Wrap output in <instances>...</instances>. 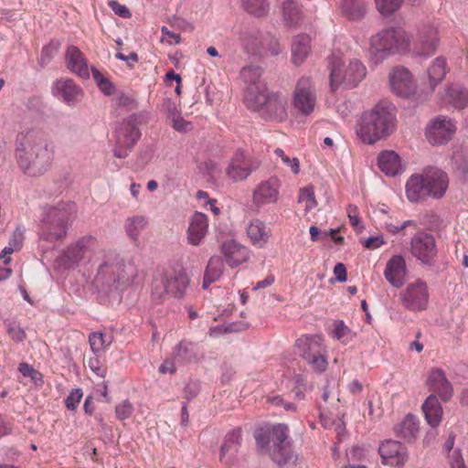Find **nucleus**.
<instances>
[{
    "instance_id": "12",
    "label": "nucleus",
    "mask_w": 468,
    "mask_h": 468,
    "mask_svg": "<svg viewBox=\"0 0 468 468\" xmlns=\"http://www.w3.org/2000/svg\"><path fill=\"white\" fill-rule=\"evenodd\" d=\"M282 180L277 176L261 181L253 189L251 202L260 210L262 207L277 204L281 198Z\"/></svg>"
},
{
    "instance_id": "16",
    "label": "nucleus",
    "mask_w": 468,
    "mask_h": 468,
    "mask_svg": "<svg viewBox=\"0 0 468 468\" xmlns=\"http://www.w3.org/2000/svg\"><path fill=\"white\" fill-rule=\"evenodd\" d=\"M292 105L303 115L311 114L316 105V92L313 81L308 77H302L293 91Z\"/></svg>"
},
{
    "instance_id": "20",
    "label": "nucleus",
    "mask_w": 468,
    "mask_h": 468,
    "mask_svg": "<svg viewBox=\"0 0 468 468\" xmlns=\"http://www.w3.org/2000/svg\"><path fill=\"white\" fill-rule=\"evenodd\" d=\"M208 232V218L206 214L196 211L189 218L186 229L187 243L197 247L200 246Z\"/></svg>"
},
{
    "instance_id": "48",
    "label": "nucleus",
    "mask_w": 468,
    "mask_h": 468,
    "mask_svg": "<svg viewBox=\"0 0 468 468\" xmlns=\"http://www.w3.org/2000/svg\"><path fill=\"white\" fill-rule=\"evenodd\" d=\"M378 11L383 16H389L399 10L403 0H375Z\"/></svg>"
},
{
    "instance_id": "26",
    "label": "nucleus",
    "mask_w": 468,
    "mask_h": 468,
    "mask_svg": "<svg viewBox=\"0 0 468 468\" xmlns=\"http://www.w3.org/2000/svg\"><path fill=\"white\" fill-rule=\"evenodd\" d=\"M95 261L97 273L94 279L98 284L111 285L121 281L120 275L116 274V271L122 267L120 263H115L112 260L98 261L97 258Z\"/></svg>"
},
{
    "instance_id": "61",
    "label": "nucleus",
    "mask_w": 468,
    "mask_h": 468,
    "mask_svg": "<svg viewBox=\"0 0 468 468\" xmlns=\"http://www.w3.org/2000/svg\"><path fill=\"white\" fill-rule=\"evenodd\" d=\"M113 13L122 18H129L132 16L130 10L123 5L120 4L115 0H111L108 3Z\"/></svg>"
},
{
    "instance_id": "24",
    "label": "nucleus",
    "mask_w": 468,
    "mask_h": 468,
    "mask_svg": "<svg viewBox=\"0 0 468 468\" xmlns=\"http://www.w3.org/2000/svg\"><path fill=\"white\" fill-rule=\"evenodd\" d=\"M295 346L299 355L305 361L322 352H325L324 339L321 335H303L297 339Z\"/></svg>"
},
{
    "instance_id": "63",
    "label": "nucleus",
    "mask_w": 468,
    "mask_h": 468,
    "mask_svg": "<svg viewBox=\"0 0 468 468\" xmlns=\"http://www.w3.org/2000/svg\"><path fill=\"white\" fill-rule=\"evenodd\" d=\"M363 244L367 249L376 250L385 244V240L382 236H372L365 239Z\"/></svg>"
},
{
    "instance_id": "38",
    "label": "nucleus",
    "mask_w": 468,
    "mask_h": 468,
    "mask_svg": "<svg viewBox=\"0 0 468 468\" xmlns=\"http://www.w3.org/2000/svg\"><path fill=\"white\" fill-rule=\"evenodd\" d=\"M271 456L279 468H294L298 461V456L293 452L291 445L284 448L272 449Z\"/></svg>"
},
{
    "instance_id": "2",
    "label": "nucleus",
    "mask_w": 468,
    "mask_h": 468,
    "mask_svg": "<svg viewBox=\"0 0 468 468\" xmlns=\"http://www.w3.org/2000/svg\"><path fill=\"white\" fill-rule=\"evenodd\" d=\"M395 126V105L389 101H380L362 114L356 133L364 143L372 144L391 134Z\"/></svg>"
},
{
    "instance_id": "17",
    "label": "nucleus",
    "mask_w": 468,
    "mask_h": 468,
    "mask_svg": "<svg viewBox=\"0 0 468 468\" xmlns=\"http://www.w3.org/2000/svg\"><path fill=\"white\" fill-rule=\"evenodd\" d=\"M410 250L412 255L423 264H432L437 254L433 236L425 232L415 234L410 241Z\"/></svg>"
},
{
    "instance_id": "15",
    "label": "nucleus",
    "mask_w": 468,
    "mask_h": 468,
    "mask_svg": "<svg viewBox=\"0 0 468 468\" xmlns=\"http://www.w3.org/2000/svg\"><path fill=\"white\" fill-rule=\"evenodd\" d=\"M289 429L285 424H276L271 427L261 428L255 432L257 446L261 450H268L272 443L273 449L284 448L291 445Z\"/></svg>"
},
{
    "instance_id": "3",
    "label": "nucleus",
    "mask_w": 468,
    "mask_h": 468,
    "mask_svg": "<svg viewBox=\"0 0 468 468\" xmlns=\"http://www.w3.org/2000/svg\"><path fill=\"white\" fill-rule=\"evenodd\" d=\"M411 33L402 27L391 26L381 29L369 39L370 61L378 65L391 56L409 55Z\"/></svg>"
},
{
    "instance_id": "22",
    "label": "nucleus",
    "mask_w": 468,
    "mask_h": 468,
    "mask_svg": "<svg viewBox=\"0 0 468 468\" xmlns=\"http://www.w3.org/2000/svg\"><path fill=\"white\" fill-rule=\"evenodd\" d=\"M383 274L391 286L401 287L407 276L405 259L401 255L391 257L386 264Z\"/></svg>"
},
{
    "instance_id": "31",
    "label": "nucleus",
    "mask_w": 468,
    "mask_h": 468,
    "mask_svg": "<svg viewBox=\"0 0 468 468\" xmlns=\"http://www.w3.org/2000/svg\"><path fill=\"white\" fill-rule=\"evenodd\" d=\"M422 411L427 423L431 427L436 428L440 425L442 420L443 410L435 394H431L427 397L422 404Z\"/></svg>"
},
{
    "instance_id": "52",
    "label": "nucleus",
    "mask_w": 468,
    "mask_h": 468,
    "mask_svg": "<svg viewBox=\"0 0 468 468\" xmlns=\"http://www.w3.org/2000/svg\"><path fill=\"white\" fill-rule=\"evenodd\" d=\"M325 352H322L315 356H313L306 360V363L311 367V368L316 372H324L326 370L328 366L327 357Z\"/></svg>"
},
{
    "instance_id": "37",
    "label": "nucleus",
    "mask_w": 468,
    "mask_h": 468,
    "mask_svg": "<svg viewBox=\"0 0 468 468\" xmlns=\"http://www.w3.org/2000/svg\"><path fill=\"white\" fill-rule=\"evenodd\" d=\"M449 69L446 59L443 57L434 58L428 68V78L431 90L444 79Z\"/></svg>"
},
{
    "instance_id": "40",
    "label": "nucleus",
    "mask_w": 468,
    "mask_h": 468,
    "mask_svg": "<svg viewBox=\"0 0 468 468\" xmlns=\"http://www.w3.org/2000/svg\"><path fill=\"white\" fill-rule=\"evenodd\" d=\"M223 268L224 264L220 257H211L205 271L202 287L207 289L211 283L218 281L223 272Z\"/></svg>"
},
{
    "instance_id": "32",
    "label": "nucleus",
    "mask_w": 468,
    "mask_h": 468,
    "mask_svg": "<svg viewBox=\"0 0 468 468\" xmlns=\"http://www.w3.org/2000/svg\"><path fill=\"white\" fill-rule=\"evenodd\" d=\"M240 440L241 431L239 429L233 430L227 434L220 449L221 462L229 463L234 460L240 444Z\"/></svg>"
},
{
    "instance_id": "8",
    "label": "nucleus",
    "mask_w": 468,
    "mask_h": 468,
    "mask_svg": "<svg viewBox=\"0 0 468 468\" xmlns=\"http://www.w3.org/2000/svg\"><path fill=\"white\" fill-rule=\"evenodd\" d=\"M138 116L130 115L123 119L115 129L116 145L113 151L114 156L125 158L132 148L137 144L141 137L138 127Z\"/></svg>"
},
{
    "instance_id": "13",
    "label": "nucleus",
    "mask_w": 468,
    "mask_h": 468,
    "mask_svg": "<svg viewBox=\"0 0 468 468\" xmlns=\"http://www.w3.org/2000/svg\"><path fill=\"white\" fill-rule=\"evenodd\" d=\"M260 166L257 160L247 158L245 153L238 150L225 168V177L232 183L245 181Z\"/></svg>"
},
{
    "instance_id": "64",
    "label": "nucleus",
    "mask_w": 468,
    "mask_h": 468,
    "mask_svg": "<svg viewBox=\"0 0 468 468\" xmlns=\"http://www.w3.org/2000/svg\"><path fill=\"white\" fill-rule=\"evenodd\" d=\"M268 402L274 406L282 407L285 410H294L295 406L292 403L285 402L280 396L268 397Z\"/></svg>"
},
{
    "instance_id": "62",
    "label": "nucleus",
    "mask_w": 468,
    "mask_h": 468,
    "mask_svg": "<svg viewBox=\"0 0 468 468\" xmlns=\"http://www.w3.org/2000/svg\"><path fill=\"white\" fill-rule=\"evenodd\" d=\"M7 331L15 341L20 342L26 337L25 331L16 323H10L7 326Z\"/></svg>"
},
{
    "instance_id": "58",
    "label": "nucleus",
    "mask_w": 468,
    "mask_h": 468,
    "mask_svg": "<svg viewBox=\"0 0 468 468\" xmlns=\"http://www.w3.org/2000/svg\"><path fill=\"white\" fill-rule=\"evenodd\" d=\"M101 356L96 355H94L92 357H90L88 359V367L98 377L104 378L106 375V369L101 365Z\"/></svg>"
},
{
    "instance_id": "21",
    "label": "nucleus",
    "mask_w": 468,
    "mask_h": 468,
    "mask_svg": "<svg viewBox=\"0 0 468 468\" xmlns=\"http://www.w3.org/2000/svg\"><path fill=\"white\" fill-rule=\"evenodd\" d=\"M245 229L250 243L260 249L264 248L271 237V228L265 221L257 218L250 219Z\"/></svg>"
},
{
    "instance_id": "36",
    "label": "nucleus",
    "mask_w": 468,
    "mask_h": 468,
    "mask_svg": "<svg viewBox=\"0 0 468 468\" xmlns=\"http://www.w3.org/2000/svg\"><path fill=\"white\" fill-rule=\"evenodd\" d=\"M168 293L174 297H181L188 285V277L184 271L163 276Z\"/></svg>"
},
{
    "instance_id": "59",
    "label": "nucleus",
    "mask_w": 468,
    "mask_h": 468,
    "mask_svg": "<svg viewBox=\"0 0 468 468\" xmlns=\"http://www.w3.org/2000/svg\"><path fill=\"white\" fill-rule=\"evenodd\" d=\"M161 33H162V37H161L162 42H165L168 45H176L181 42L180 35L170 31L165 26L161 27Z\"/></svg>"
},
{
    "instance_id": "19",
    "label": "nucleus",
    "mask_w": 468,
    "mask_h": 468,
    "mask_svg": "<svg viewBox=\"0 0 468 468\" xmlns=\"http://www.w3.org/2000/svg\"><path fill=\"white\" fill-rule=\"evenodd\" d=\"M426 386L431 394L443 401H448L453 395V387L441 368H431L427 376Z\"/></svg>"
},
{
    "instance_id": "53",
    "label": "nucleus",
    "mask_w": 468,
    "mask_h": 468,
    "mask_svg": "<svg viewBox=\"0 0 468 468\" xmlns=\"http://www.w3.org/2000/svg\"><path fill=\"white\" fill-rule=\"evenodd\" d=\"M174 112H171L170 120L172 122L174 129L178 132L186 133L192 128V124L186 122L174 107Z\"/></svg>"
},
{
    "instance_id": "54",
    "label": "nucleus",
    "mask_w": 468,
    "mask_h": 468,
    "mask_svg": "<svg viewBox=\"0 0 468 468\" xmlns=\"http://www.w3.org/2000/svg\"><path fill=\"white\" fill-rule=\"evenodd\" d=\"M20 237V235H18ZM21 239L18 238L16 234L14 235V238L10 240L8 246L5 247L0 253V260H3L4 264H8L11 261L9 257L15 250L20 248Z\"/></svg>"
},
{
    "instance_id": "49",
    "label": "nucleus",
    "mask_w": 468,
    "mask_h": 468,
    "mask_svg": "<svg viewBox=\"0 0 468 468\" xmlns=\"http://www.w3.org/2000/svg\"><path fill=\"white\" fill-rule=\"evenodd\" d=\"M92 76L99 90L106 96H111L115 92V86L106 77H104L98 69L92 68Z\"/></svg>"
},
{
    "instance_id": "9",
    "label": "nucleus",
    "mask_w": 468,
    "mask_h": 468,
    "mask_svg": "<svg viewBox=\"0 0 468 468\" xmlns=\"http://www.w3.org/2000/svg\"><path fill=\"white\" fill-rule=\"evenodd\" d=\"M399 296L405 309L410 312H421L428 308L430 289L425 281L415 279L405 285Z\"/></svg>"
},
{
    "instance_id": "44",
    "label": "nucleus",
    "mask_w": 468,
    "mask_h": 468,
    "mask_svg": "<svg viewBox=\"0 0 468 468\" xmlns=\"http://www.w3.org/2000/svg\"><path fill=\"white\" fill-rule=\"evenodd\" d=\"M282 17L288 27L295 26L301 19L299 5L292 0H283Z\"/></svg>"
},
{
    "instance_id": "27",
    "label": "nucleus",
    "mask_w": 468,
    "mask_h": 468,
    "mask_svg": "<svg viewBox=\"0 0 468 468\" xmlns=\"http://www.w3.org/2000/svg\"><path fill=\"white\" fill-rule=\"evenodd\" d=\"M269 95L266 83L244 88V103L249 110L261 112Z\"/></svg>"
},
{
    "instance_id": "35",
    "label": "nucleus",
    "mask_w": 468,
    "mask_h": 468,
    "mask_svg": "<svg viewBox=\"0 0 468 468\" xmlns=\"http://www.w3.org/2000/svg\"><path fill=\"white\" fill-rule=\"evenodd\" d=\"M396 435L406 441H412L419 432L418 419L411 414H408L399 424L395 426Z\"/></svg>"
},
{
    "instance_id": "28",
    "label": "nucleus",
    "mask_w": 468,
    "mask_h": 468,
    "mask_svg": "<svg viewBox=\"0 0 468 468\" xmlns=\"http://www.w3.org/2000/svg\"><path fill=\"white\" fill-rule=\"evenodd\" d=\"M68 69L82 79L90 77V69L83 53L75 46H69L66 51Z\"/></svg>"
},
{
    "instance_id": "60",
    "label": "nucleus",
    "mask_w": 468,
    "mask_h": 468,
    "mask_svg": "<svg viewBox=\"0 0 468 468\" xmlns=\"http://www.w3.org/2000/svg\"><path fill=\"white\" fill-rule=\"evenodd\" d=\"M346 214L349 218L350 224L356 229H363L358 215V208L355 205H348L346 208Z\"/></svg>"
},
{
    "instance_id": "33",
    "label": "nucleus",
    "mask_w": 468,
    "mask_h": 468,
    "mask_svg": "<svg viewBox=\"0 0 468 468\" xmlns=\"http://www.w3.org/2000/svg\"><path fill=\"white\" fill-rule=\"evenodd\" d=\"M379 169L388 176H395L401 171L399 155L394 151H384L378 158Z\"/></svg>"
},
{
    "instance_id": "55",
    "label": "nucleus",
    "mask_w": 468,
    "mask_h": 468,
    "mask_svg": "<svg viewBox=\"0 0 468 468\" xmlns=\"http://www.w3.org/2000/svg\"><path fill=\"white\" fill-rule=\"evenodd\" d=\"M446 463L449 468H467L461 449H456L447 454Z\"/></svg>"
},
{
    "instance_id": "39",
    "label": "nucleus",
    "mask_w": 468,
    "mask_h": 468,
    "mask_svg": "<svg viewBox=\"0 0 468 468\" xmlns=\"http://www.w3.org/2000/svg\"><path fill=\"white\" fill-rule=\"evenodd\" d=\"M197 346L187 341H181L173 350V358L178 363H188L197 358Z\"/></svg>"
},
{
    "instance_id": "57",
    "label": "nucleus",
    "mask_w": 468,
    "mask_h": 468,
    "mask_svg": "<svg viewBox=\"0 0 468 468\" xmlns=\"http://www.w3.org/2000/svg\"><path fill=\"white\" fill-rule=\"evenodd\" d=\"M83 392L81 388H74L70 391L65 399L66 408L69 410H75L78 408L80 399H82Z\"/></svg>"
},
{
    "instance_id": "6",
    "label": "nucleus",
    "mask_w": 468,
    "mask_h": 468,
    "mask_svg": "<svg viewBox=\"0 0 468 468\" xmlns=\"http://www.w3.org/2000/svg\"><path fill=\"white\" fill-rule=\"evenodd\" d=\"M99 242L93 236L87 235L72 242L59 257V264L64 268H75L96 263Z\"/></svg>"
},
{
    "instance_id": "29",
    "label": "nucleus",
    "mask_w": 468,
    "mask_h": 468,
    "mask_svg": "<svg viewBox=\"0 0 468 468\" xmlns=\"http://www.w3.org/2000/svg\"><path fill=\"white\" fill-rule=\"evenodd\" d=\"M52 92L68 104H74L81 94V89L70 79H60L54 82Z\"/></svg>"
},
{
    "instance_id": "30",
    "label": "nucleus",
    "mask_w": 468,
    "mask_h": 468,
    "mask_svg": "<svg viewBox=\"0 0 468 468\" xmlns=\"http://www.w3.org/2000/svg\"><path fill=\"white\" fill-rule=\"evenodd\" d=\"M440 97L442 103L451 104L457 109H463L468 105V90L461 85L447 87L443 92L440 93Z\"/></svg>"
},
{
    "instance_id": "11",
    "label": "nucleus",
    "mask_w": 468,
    "mask_h": 468,
    "mask_svg": "<svg viewBox=\"0 0 468 468\" xmlns=\"http://www.w3.org/2000/svg\"><path fill=\"white\" fill-rule=\"evenodd\" d=\"M456 122L447 116L432 118L425 127V137L432 145H443L450 142L456 133Z\"/></svg>"
},
{
    "instance_id": "51",
    "label": "nucleus",
    "mask_w": 468,
    "mask_h": 468,
    "mask_svg": "<svg viewBox=\"0 0 468 468\" xmlns=\"http://www.w3.org/2000/svg\"><path fill=\"white\" fill-rule=\"evenodd\" d=\"M152 299L155 302L163 301L164 297L168 293L164 277L155 278L153 282Z\"/></svg>"
},
{
    "instance_id": "23",
    "label": "nucleus",
    "mask_w": 468,
    "mask_h": 468,
    "mask_svg": "<svg viewBox=\"0 0 468 468\" xmlns=\"http://www.w3.org/2000/svg\"><path fill=\"white\" fill-rule=\"evenodd\" d=\"M221 252L231 268L239 266L249 259V249L232 239L222 243Z\"/></svg>"
},
{
    "instance_id": "56",
    "label": "nucleus",
    "mask_w": 468,
    "mask_h": 468,
    "mask_svg": "<svg viewBox=\"0 0 468 468\" xmlns=\"http://www.w3.org/2000/svg\"><path fill=\"white\" fill-rule=\"evenodd\" d=\"M133 412V406L129 400H123L115 407L116 418L120 420H124L131 417Z\"/></svg>"
},
{
    "instance_id": "4",
    "label": "nucleus",
    "mask_w": 468,
    "mask_h": 468,
    "mask_svg": "<svg viewBox=\"0 0 468 468\" xmlns=\"http://www.w3.org/2000/svg\"><path fill=\"white\" fill-rule=\"evenodd\" d=\"M450 179L444 171L437 167H430L420 174H413L408 179L405 188L409 201L412 203L442 198L448 188Z\"/></svg>"
},
{
    "instance_id": "41",
    "label": "nucleus",
    "mask_w": 468,
    "mask_h": 468,
    "mask_svg": "<svg viewBox=\"0 0 468 468\" xmlns=\"http://www.w3.org/2000/svg\"><path fill=\"white\" fill-rule=\"evenodd\" d=\"M148 226V218L144 215H135L128 218L124 223V229L131 239L137 241L142 231Z\"/></svg>"
},
{
    "instance_id": "50",
    "label": "nucleus",
    "mask_w": 468,
    "mask_h": 468,
    "mask_svg": "<svg viewBox=\"0 0 468 468\" xmlns=\"http://www.w3.org/2000/svg\"><path fill=\"white\" fill-rule=\"evenodd\" d=\"M333 336L344 344H347L354 337L352 331L341 320L335 321Z\"/></svg>"
},
{
    "instance_id": "5",
    "label": "nucleus",
    "mask_w": 468,
    "mask_h": 468,
    "mask_svg": "<svg viewBox=\"0 0 468 468\" xmlns=\"http://www.w3.org/2000/svg\"><path fill=\"white\" fill-rule=\"evenodd\" d=\"M328 67L330 86L333 90L341 84L349 88L356 87L367 74V69L361 61L354 59L349 62L348 66H346L342 56L338 54L332 55Z\"/></svg>"
},
{
    "instance_id": "14",
    "label": "nucleus",
    "mask_w": 468,
    "mask_h": 468,
    "mask_svg": "<svg viewBox=\"0 0 468 468\" xmlns=\"http://www.w3.org/2000/svg\"><path fill=\"white\" fill-rule=\"evenodd\" d=\"M390 90L398 97L410 98L417 92V82L409 69L403 66L393 68L388 73Z\"/></svg>"
},
{
    "instance_id": "18",
    "label": "nucleus",
    "mask_w": 468,
    "mask_h": 468,
    "mask_svg": "<svg viewBox=\"0 0 468 468\" xmlns=\"http://www.w3.org/2000/svg\"><path fill=\"white\" fill-rule=\"evenodd\" d=\"M382 463L385 465L402 468L408 461L405 446L396 441H386L378 448Z\"/></svg>"
},
{
    "instance_id": "43",
    "label": "nucleus",
    "mask_w": 468,
    "mask_h": 468,
    "mask_svg": "<svg viewBox=\"0 0 468 468\" xmlns=\"http://www.w3.org/2000/svg\"><path fill=\"white\" fill-rule=\"evenodd\" d=\"M89 343L93 355L102 356L112 343V336L101 332H93L89 335Z\"/></svg>"
},
{
    "instance_id": "25",
    "label": "nucleus",
    "mask_w": 468,
    "mask_h": 468,
    "mask_svg": "<svg viewBox=\"0 0 468 468\" xmlns=\"http://www.w3.org/2000/svg\"><path fill=\"white\" fill-rule=\"evenodd\" d=\"M287 97L282 93H270L268 101L260 112L265 118L282 121L287 117Z\"/></svg>"
},
{
    "instance_id": "34",
    "label": "nucleus",
    "mask_w": 468,
    "mask_h": 468,
    "mask_svg": "<svg viewBox=\"0 0 468 468\" xmlns=\"http://www.w3.org/2000/svg\"><path fill=\"white\" fill-rule=\"evenodd\" d=\"M311 51V39L309 36L301 34L296 36L292 45V59L295 65H300Z\"/></svg>"
},
{
    "instance_id": "1",
    "label": "nucleus",
    "mask_w": 468,
    "mask_h": 468,
    "mask_svg": "<svg viewBox=\"0 0 468 468\" xmlns=\"http://www.w3.org/2000/svg\"><path fill=\"white\" fill-rule=\"evenodd\" d=\"M15 155L19 168L30 176L46 173L53 161L52 150L34 130H25L17 133Z\"/></svg>"
},
{
    "instance_id": "7",
    "label": "nucleus",
    "mask_w": 468,
    "mask_h": 468,
    "mask_svg": "<svg viewBox=\"0 0 468 468\" xmlns=\"http://www.w3.org/2000/svg\"><path fill=\"white\" fill-rule=\"evenodd\" d=\"M74 212V204L50 207L41 227V239L49 242L64 239L67 235L69 221Z\"/></svg>"
},
{
    "instance_id": "45",
    "label": "nucleus",
    "mask_w": 468,
    "mask_h": 468,
    "mask_svg": "<svg viewBox=\"0 0 468 468\" xmlns=\"http://www.w3.org/2000/svg\"><path fill=\"white\" fill-rule=\"evenodd\" d=\"M205 171L209 181L217 186H224L226 177L222 173L219 164L213 160L205 162Z\"/></svg>"
},
{
    "instance_id": "10",
    "label": "nucleus",
    "mask_w": 468,
    "mask_h": 468,
    "mask_svg": "<svg viewBox=\"0 0 468 468\" xmlns=\"http://www.w3.org/2000/svg\"><path fill=\"white\" fill-rule=\"evenodd\" d=\"M440 44V37L438 29L431 25H425L417 31L416 38L411 37L412 56L420 58H428L431 57L437 50Z\"/></svg>"
},
{
    "instance_id": "47",
    "label": "nucleus",
    "mask_w": 468,
    "mask_h": 468,
    "mask_svg": "<svg viewBox=\"0 0 468 468\" xmlns=\"http://www.w3.org/2000/svg\"><path fill=\"white\" fill-rule=\"evenodd\" d=\"M298 202L304 204V211L306 213L313 210L317 206L314 186H308L301 188L299 191Z\"/></svg>"
},
{
    "instance_id": "46",
    "label": "nucleus",
    "mask_w": 468,
    "mask_h": 468,
    "mask_svg": "<svg viewBox=\"0 0 468 468\" xmlns=\"http://www.w3.org/2000/svg\"><path fill=\"white\" fill-rule=\"evenodd\" d=\"M243 8L255 16H263L268 14L270 6L267 0H242Z\"/></svg>"
},
{
    "instance_id": "42",
    "label": "nucleus",
    "mask_w": 468,
    "mask_h": 468,
    "mask_svg": "<svg viewBox=\"0 0 468 468\" xmlns=\"http://www.w3.org/2000/svg\"><path fill=\"white\" fill-rule=\"evenodd\" d=\"M263 69L257 65H247L240 70L239 77L245 88L265 84L262 78Z\"/></svg>"
}]
</instances>
